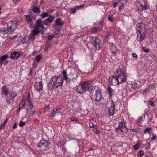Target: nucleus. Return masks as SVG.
<instances>
[{
    "instance_id": "f257e3e1",
    "label": "nucleus",
    "mask_w": 157,
    "mask_h": 157,
    "mask_svg": "<svg viewBox=\"0 0 157 157\" xmlns=\"http://www.w3.org/2000/svg\"><path fill=\"white\" fill-rule=\"evenodd\" d=\"M90 86V82L88 81L82 82L77 87L76 90L78 92L83 94L89 90Z\"/></svg>"
},
{
    "instance_id": "f03ea898",
    "label": "nucleus",
    "mask_w": 157,
    "mask_h": 157,
    "mask_svg": "<svg viewBox=\"0 0 157 157\" xmlns=\"http://www.w3.org/2000/svg\"><path fill=\"white\" fill-rule=\"evenodd\" d=\"M116 72L118 75H117L119 82L120 83L125 82L126 81L127 76L125 73L121 69L119 68Z\"/></svg>"
},
{
    "instance_id": "7ed1b4c3",
    "label": "nucleus",
    "mask_w": 157,
    "mask_h": 157,
    "mask_svg": "<svg viewBox=\"0 0 157 157\" xmlns=\"http://www.w3.org/2000/svg\"><path fill=\"white\" fill-rule=\"evenodd\" d=\"M63 80V78L60 76L54 77L52 79V81L53 82V85L57 88L62 85Z\"/></svg>"
},
{
    "instance_id": "20e7f679",
    "label": "nucleus",
    "mask_w": 157,
    "mask_h": 157,
    "mask_svg": "<svg viewBox=\"0 0 157 157\" xmlns=\"http://www.w3.org/2000/svg\"><path fill=\"white\" fill-rule=\"evenodd\" d=\"M136 29L138 32L137 36L139 37V35L145 34L146 33L145 28L144 24L139 23L136 26Z\"/></svg>"
},
{
    "instance_id": "39448f33",
    "label": "nucleus",
    "mask_w": 157,
    "mask_h": 157,
    "mask_svg": "<svg viewBox=\"0 0 157 157\" xmlns=\"http://www.w3.org/2000/svg\"><path fill=\"white\" fill-rule=\"evenodd\" d=\"M126 122L123 120L120 122L118 126L116 128V132H119V130L121 132L127 133L128 130L125 126Z\"/></svg>"
},
{
    "instance_id": "423d86ee",
    "label": "nucleus",
    "mask_w": 157,
    "mask_h": 157,
    "mask_svg": "<svg viewBox=\"0 0 157 157\" xmlns=\"http://www.w3.org/2000/svg\"><path fill=\"white\" fill-rule=\"evenodd\" d=\"M91 43L94 47V48L96 50H99L100 49V47L99 45L100 40L97 37H93L91 39Z\"/></svg>"
},
{
    "instance_id": "0eeeda50",
    "label": "nucleus",
    "mask_w": 157,
    "mask_h": 157,
    "mask_svg": "<svg viewBox=\"0 0 157 157\" xmlns=\"http://www.w3.org/2000/svg\"><path fill=\"white\" fill-rule=\"evenodd\" d=\"M16 95V94L14 92H10L6 97V101L8 103L11 104V102L13 101L14 98Z\"/></svg>"
},
{
    "instance_id": "6e6552de",
    "label": "nucleus",
    "mask_w": 157,
    "mask_h": 157,
    "mask_svg": "<svg viewBox=\"0 0 157 157\" xmlns=\"http://www.w3.org/2000/svg\"><path fill=\"white\" fill-rule=\"evenodd\" d=\"M40 32L39 30L37 27H35L31 32L30 35L28 37L29 40L33 41L35 39V36Z\"/></svg>"
},
{
    "instance_id": "1a4fd4ad",
    "label": "nucleus",
    "mask_w": 157,
    "mask_h": 157,
    "mask_svg": "<svg viewBox=\"0 0 157 157\" xmlns=\"http://www.w3.org/2000/svg\"><path fill=\"white\" fill-rule=\"evenodd\" d=\"M18 25L17 21H13L9 22L7 25L9 28V30L12 33L14 30L16 29Z\"/></svg>"
},
{
    "instance_id": "9d476101",
    "label": "nucleus",
    "mask_w": 157,
    "mask_h": 157,
    "mask_svg": "<svg viewBox=\"0 0 157 157\" xmlns=\"http://www.w3.org/2000/svg\"><path fill=\"white\" fill-rule=\"evenodd\" d=\"M116 76L113 75L110 77L109 79V83L110 85L116 86L119 84V81Z\"/></svg>"
},
{
    "instance_id": "9b49d317",
    "label": "nucleus",
    "mask_w": 157,
    "mask_h": 157,
    "mask_svg": "<svg viewBox=\"0 0 157 157\" xmlns=\"http://www.w3.org/2000/svg\"><path fill=\"white\" fill-rule=\"evenodd\" d=\"M26 107L25 108L26 110L28 112H30L29 111L32 109L33 106V103L30 100L29 97L27 98L26 102Z\"/></svg>"
},
{
    "instance_id": "f8f14e48",
    "label": "nucleus",
    "mask_w": 157,
    "mask_h": 157,
    "mask_svg": "<svg viewBox=\"0 0 157 157\" xmlns=\"http://www.w3.org/2000/svg\"><path fill=\"white\" fill-rule=\"evenodd\" d=\"M143 2V4L139 3H138V10L140 11L146 10L148 8V6L147 2H145L144 1Z\"/></svg>"
},
{
    "instance_id": "ddd939ff",
    "label": "nucleus",
    "mask_w": 157,
    "mask_h": 157,
    "mask_svg": "<svg viewBox=\"0 0 157 157\" xmlns=\"http://www.w3.org/2000/svg\"><path fill=\"white\" fill-rule=\"evenodd\" d=\"M34 86L35 90L37 91H42L43 87L42 82L40 81L39 83L35 82L34 84Z\"/></svg>"
},
{
    "instance_id": "4468645a",
    "label": "nucleus",
    "mask_w": 157,
    "mask_h": 157,
    "mask_svg": "<svg viewBox=\"0 0 157 157\" xmlns=\"http://www.w3.org/2000/svg\"><path fill=\"white\" fill-rule=\"evenodd\" d=\"M49 145V144L48 141L41 140L40 142L38 143V147H43L46 148L48 147Z\"/></svg>"
},
{
    "instance_id": "2eb2a0df",
    "label": "nucleus",
    "mask_w": 157,
    "mask_h": 157,
    "mask_svg": "<svg viewBox=\"0 0 157 157\" xmlns=\"http://www.w3.org/2000/svg\"><path fill=\"white\" fill-rule=\"evenodd\" d=\"M94 95L92 96L95 99V101L97 102H98L101 100V99L102 96L101 93L100 91H97L95 93H94Z\"/></svg>"
},
{
    "instance_id": "dca6fc26",
    "label": "nucleus",
    "mask_w": 157,
    "mask_h": 157,
    "mask_svg": "<svg viewBox=\"0 0 157 157\" xmlns=\"http://www.w3.org/2000/svg\"><path fill=\"white\" fill-rule=\"evenodd\" d=\"M54 19L53 16L50 15L44 21V24L46 25H48L49 23L52 22Z\"/></svg>"
},
{
    "instance_id": "f3484780",
    "label": "nucleus",
    "mask_w": 157,
    "mask_h": 157,
    "mask_svg": "<svg viewBox=\"0 0 157 157\" xmlns=\"http://www.w3.org/2000/svg\"><path fill=\"white\" fill-rule=\"evenodd\" d=\"M20 56V53L18 52L14 51L11 53L10 55V57L14 59H17Z\"/></svg>"
},
{
    "instance_id": "a211bd4d",
    "label": "nucleus",
    "mask_w": 157,
    "mask_h": 157,
    "mask_svg": "<svg viewBox=\"0 0 157 157\" xmlns=\"http://www.w3.org/2000/svg\"><path fill=\"white\" fill-rule=\"evenodd\" d=\"M115 109V105L114 102L112 101L111 105L108 109L109 114L110 116H111L113 114Z\"/></svg>"
},
{
    "instance_id": "6ab92c4d",
    "label": "nucleus",
    "mask_w": 157,
    "mask_h": 157,
    "mask_svg": "<svg viewBox=\"0 0 157 157\" xmlns=\"http://www.w3.org/2000/svg\"><path fill=\"white\" fill-rule=\"evenodd\" d=\"M110 49L112 53H115L117 51V48L115 45L113 43H110L109 44Z\"/></svg>"
},
{
    "instance_id": "aec40b11",
    "label": "nucleus",
    "mask_w": 157,
    "mask_h": 157,
    "mask_svg": "<svg viewBox=\"0 0 157 157\" xmlns=\"http://www.w3.org/2000/svg\"><path fill=\"white\" fill-rule=\"evenodd\" d=\"M43 23H44V22H42L41 20H38L36 22V27L38 28L39 29V28H41V29L44 28V27L43 26Z\"/></svg>"
},
{
    "instance_id": "412c9836",
    "label": "nucleus",
    "mask_w": 157,
    "mask_h": 157,
    "mask_svg": "<svg viewBox=\"0 0 157 157\" xmlns=\"http://www.w3.org/2000/svg\"><path fill=\"white\" fill-rule=\"evenodd\" d=\"M9 28L7 26V29L6 28H2L1 30V32L3 34H5L8 33V34H11L12 33L11 31L9 30Z\"/></svg>"
},
{
    "instance_id": "4be33fe9",
    "label": "nucleus",
    "mask_w": 157,
    "mask_h": 157,
    "mask_svg": "<svg viewBox=\"0 0 157 157\" xmlns=\"http://www.w3.org/2000/svg\"><path fill=\"white\" fill-rule=\"evenodd\" d=\"M84 5H80L79 6H77L76 8H72L71 9L70 13H75L76 12L77 9H80L82 8H84Z\"/></svg>"
},
{
    "instance_id": "5701e85b",
    "label": "nucleus",
    "mask_w": 157,
    "mask_h": 157,
    "mask_svg": "<svg viewBox=\"0 0 157 157\" xmlns=\"http://www.w3.org/2000/svg\"><path fill=\"white\" fill-rule=\"evenodd\" d=\"M2 91L3 94L7 95L8 94V89L5 86H3L2 87Z\"/></svg>"
},
{
    "instance_id": "b1692460",
    "label": "nucleus",
    "mask_w": 157,
    "mask_h": 157,
    "mask_svg": "<svg viewBox=\"0 0 157 157\" xmlns=\"http://www.w3.org/2000/svg\"><path fill=\"white\" fill-rule=\"evenodd\" d=\"M32 8V10L33 12L36 13H39L40 12V9L39 7L37 6H31Z\"/></svg>"
},
{
    "instance_id": "393cba45",
    "label": "nucleus",
    "mask_w": 157,
    "mask_h": 157,
    "mask_svg": "<svg viewBox=\"0 0 157 157\" xmlns=\"http://www.w3.org/2000/svg\"><path fill=\"white\" fill-rule=\"evenodd\" d=\"M55 23L56 25L58 26H60L63 25V23L61 21V19L60 18L57 19L55 21Z\"/></svg>"
},
{
    "instance_id": "a878e982",
    "label": "nucleus",
    "mask_w": 157,
    "mask_h": 157,
    "mask_svg": "<svg viewBox=\"0 0 157 157\" xmlns=\"http://www.w3.org/2000/svg\"><path fill=\"white\" fill-rule=\"evenodd\" d=\"M100 91V90L99 89L98 87L97 86H95L94 87H92L91 93L92 94L95 93L97 91Z\"/></svg>"
},
{
    "instance_id": "bb28decb",
    "label": "nucleus",
    "mask_w": 157,
    "mask_h": 157,
    "mask_svg": "<svg viewBox=\"0 0 157 157\" xmlns=\"http://www.w3.org/2000/svg\"><path fill=\"white\" fill-rule=\"evenodd\" d=\"M132 87L135 90H137L139 88V85L136 82H134L132 84Z\"/></svg>"
},
{
    "instance_id": "cd10ccee",
    "label": "nucleus",
    "mask_w": 157,
    "mask_h": 157,
    "mask_svg": "<svg viewBox=\"0 0 157 157\" xmlns=\"http://www.w3.org/2000/svg\"><path fill=\"white\" fill-rule=\"evenodd\" d=\"M8 56V55L5 54L0 58V64H2V62L6 59Z\"/></svg>"
},
{
    "instance_id": "c85d7f7f",
    "label": "nucleus",
    "mask_w": 157,
    "mask_h": 157,
    "mask_svg": "<svg viewBox=\"0 0 157 157\" xmlns=\"http://www.w3.org/2000/svg\"><path fill=\"white\" fill-rule=\"evenodd\" d=\"M146 37V36L145 34H141L139 35V37L140 39L138 40V41L141 43L143 41V40Z\"/></svg>"
},
{
    "instance_id": "c756f323",
    "label": "nucleus",
    "mask_w": 157,
    "mask_h": 157,
    "mask_svg": "<svg viewBox=\"0 0 157 157\" xmlns=\"http://www.w3.org/2000/svg\"><path fill=\"white\" fill-rule=\"evenodd\" d=\"M61 109L59 107L53 109V112L55 113H60Z\"/></svg>"
},
{
    "instance_id": "7c9ffc66",
    "label": "nucleus",
    "mask_w": 157,
    "mask_h": 157,
    "mask_svg": "<svg viewBox=\"0 0 157 157\" xmlns=\"http://www.w3.org/2000/svg\"><path fill=\"white\" fill-rule=\"evenodd\" d=\"M48 13L47 12H43L40 15L41 17L42 18H44L48 16Z\"/></svg>"
},
{
    "instance_id": "2f4dec72",
    "label": "nucleus",
    "mask_w": 157,
    "mask_h": 157,
    "mask_svg": "<svg viewBox=\"0 0 157 157\" xmlns=\"http://www.w3.org/2000/svg\"><path fill=\"white\" fill-rule=\"evenodd\" d=\"M63 73L64 79L66 81V82H67V75L66 72V71L63 70Z\"/></svg>"
},
{
    "instance_id": "473e14b6",
    "label": "nucleus",
    "mask_w": 157,
    "mask_h": 157,
    "mask_svg": "<svg viewBox=\"0 0 157 157\" xmlns=\"http://www.w3.org/2000/svg\"><path fill=\"white\" fill-rule=\"evenodd\" d=\"M89 125L90 127L94 129H96L98 128V126L96 125H94L93 123L91 122L89 123Z\"/></svg>"
},
{
    "instance_id": "72a5a7b5",
    "label": "nucleus",
    "mask_w": 157,
    "mask_h": 157,
    "mask_svg": "<svg viewBox=\"0 0 157 157\" xmlns=\"http://www.w3.org/2000/svg\"><path fill=\"white\" fill-rule=\"evenodd\" d=\"M26 21L27 22L30 23L31 22L32 20L29 16L28 15H26Z\"/></svg>"
},
{
    "instance_id": "f704fd0d",
    "label": "nucleus",
    "mask_w": 157,
    "mask_h": 157,
    "mask_svg": "<svg viewBox=\"0 0 157 157\" xmlns=\"http://www.w3.org/2000/svg\"><path fill=\"white\" fill-rule=\"evenodd\" d=\"M42 56L40 54L37 55L35 57V59L36 61L39 62Z\"/></svg>"
},
{
    "instance_id": "c9c22d12",
    "label": "nucleus",
    "mask_w": 157,
    "mask_h": 157,
    "mask_svg": "<svg viewBox=\"0 0 157 157\" xmlns=\"http://www.w3.org/2000/svg\"><path fill=\"white\" fill-rule=\"evenodd\" d=\"M151 130V128L150 127H148L145 128L144 131V133L146 134L147 133H150V131Z\"/></svg>"
},
{
    "instance_id": "e433bc0d",
    "label": "nucleus",
    "mask_w": 157,
    "mask_h": 157,
    "mask_svg": "<svg viewBox=\"0 0 157 157\" xmlns=\"http://www.w3.org/2000/svg\"><path fill=\"white\" fill-rule=\"evenodd\" d=\"M8 120V119H6L4 122L1 125L0 127L2 129L4 128L5 125L7 123Z\"/></svg>"
},
{
    "instance_id": "4c0bfd02",
    "label": "nucleus",
    "mask_w": 157,
    "mask_h": 157,
    "mask_svg": "<svg viewBox=\"0 0 157 157\" xmlns=\"http://www.w3.org/2000/svg\"><path fill=\"white\" fill-rule=\"evenodd\" d=\"M25 101L24 100H22L20 102V107H23L25 105Z\"/></svg>"
},
{
    "instance_id": "58836bf2",
    "label": "nucleus",
    "mask_w": 157,
    "mask_h": 157,
    "mask_svg": "<svg viewBox=\"0 0 157 157\" xmlns=\"http://www.w3.org/2000/svg\"><path fill=\"white\" fill-rule=\"evenodd\" d=\"M140 146V144H137L133 146V148L135 150H137Z\"/></svg>"
},
{
    "instance_id": "ea45409f",
    "label": "nucleus",
    "mask_w": 157,
    "mask_h": 157,
    "mask_svg": "<svg viewBox=\"0 0 157 157\" xmlns=\"http://www.w3.org/2000/svg\"><path fill=\"white\" fill-rule=\"evenodd\" d=\"M107 90H108V93L109 94L110 96H111V90H112V89L110 86H108V87Z\"/></svg>"
},
{
    "instance_id": "a19ab883",
    "label": "nucleus",
    "mask_w": 157,
    "mask_h": 157,
    "mask_svg": "<svg viewBox=\"0 0 157 157\" xmlns=\"http://www.w3.org/2000/svg\"><path fill=\"white\" fill-rule=\"evenodd\" d=\"M25 122H23L22 121H21L19 122V126L20 127H23L25 125Z\"/></svg>"
},
{
    "instance_id": "79ce46f5",
    "label": "nucleus",
    "mask_w": 157,
    "mask_h": 157,
    "mask_svg": "<svg viewBox=\"0 0 157 157\" xmlns=\"http://www.w3.org/2000/svg\"><path fill=\"white\" fill-rule=\"evenodd\" d=\"M69 120L72 121H78V120L76 118L72 117L69 118Z\"/></svg>"
},
{
    "instance_id": "37998d69",
    "label": "nucleus",
    "mask_w": 157,
    "mask_h": 157,
    "mask_svg": "<svg viewBox=\"0 0 157 157\" xmlns=\"http://www.w3.org/2000/svg\"><path fill=\"white\" fill-rule=\"evenodd\" d=\"M108 20L110 21H113V18L112 15H109L108 16Z\"/></svg>"
},
{
    "instance_id": "c03bdc74",
    "label": "nucleus",
    "mask_w": 157,
    "mask_h": 157,
    "mask_svg": "<svg viewBox=\"0 0 157 157\" xmlns=\"http://www.w3.org/2000/svg\"><path fill=\"white\" fill-rule=\"evenodd\" d=\"M150 146V143L149 142H147L145 144L144 147H145L146 148H148Z\"/></svg>"
},
{
    "instance_id": "a18cd8bd",
    "label": "nucleus",
    "mask_w": 157,
    "mask_h": 157,
    "mask_svg": "<svg viewBox=\"0 0 157 157\" xmlns=\"http://www.w3.org/2000/svg\"><path fill=\"white\" fill-rule=\"evenodd\" d=\"M142 48L144 52H148L149 51V50L148 48H147L145 47H143Z\"/></svg>"
},
{
    "instance_id": "49530a36",
    "label": "nucleus",
    "mask_w": 157,
    "mask_h": 157,
    "mask_svg": "<svg viewBox=\"0 0 157 157\" xmlns=\"http://www.w3.org/2000/svg\"><path fill=\"white\" fill-rule=\"evenodd\" d=\"M55 36L54 35H49L48 37V39L49 40H52Z\"/></svg>"
},
{
    "instance_id": "de8ad7c7",
    "label": "nucleus",
    "mask_w": 157,
    "mask_h": 157,
    "mask_svg": "<svg viewBox=\"0 0 157 157\" xmlns=\"http://www.w3.org/2000/svg\"><path fill=\"white\" fill-rule=\"evenodd\" d=\"M138 154H139V155L140 157H141L144 155V152L142 151H140L139 153Z\"/></svg>"
},
{
    "instance_id": "09e8293b",
    "label": "nucleus",
    "mask_w": 157,
    "mask_h": 157,
    "mask_svg": "<svg viewBox=\"0 0 157 157\" xmlns=\"http://www.w3.org/2000/svg\"><path fill=\"white\" fill-rule=\"evenodd\" d=\"M99 29V28L95 27L92 29V31L93 32H95Z\"/></svg>"
},
{
    "instance_id": "8fccbe9b",
    "label": "nucleus",
    "mask_w": 157,
    "mask_h": 157,
    "mask_svg": "<svg viewBox=\"0 0 157 157\" xmlns=\"http://www.w3.org/2000/svg\"><path fill=\"white\" fill-rule=\"evenodd\" d=\"M124 6L123 3L122 2L118 6L119 9L120 10L121 8Z\"/></svg>"
},
{
    "instance_id": "3c124183",
    "label": "nucleus",
    "mask_w": 157,
    "mask_h": 157,
    "mask_svg": "<svg viewBox=\"0 0 157 157\" xmlns=\"http://www.w3.org/2000/svg\"><path fill=\"white\" fill-rule=\"evenodd\" d=\"M32 74V68H30V71L28 74L29 75H31Z\"/></svg>"
},
{
    "instance_id": "603ef678",
    "label": "nucleus",
    "mask_w": 157,
    "mask_h": 157,
    "mask_svg": "<svg viewBox=\"0 0 157 157\" xmlns=\"http://www.w3.org/2000/svg\"><path fill=\"white\" fill-rule=\"evenodd\" d=\"M149 102L151 106H153L154 105V102L153 101L150 100Z\"/></svg>"
},
{
    "instance_id": "864d4df0",
    "label": "nucleus",
    "mask_w": 157,
    "mask_h": 157,
    "mask_svg": "<svg viewBox=\"0 0 157 157\" xmlns=\"http://www.w3.org/2000/svg\"><path fill=\"white\" fill-rule=\"evenodd\" d=\"M132 56L134 58H137V55L135 53H133L132 54Z\"/></svg>"
},
{
    "instance_id": "5fc2aeb1",
    "label": "nucleus",
    "mask_w": 157,
    "mask_h": 157,
    "mask_svg": "<svg viewBox=\"0 0 157 157\" xmlns=\"http://www.w3.org/2000/svg\"><path fill=\"white\" fill-rule=\"evenodd\" d=\"M118 3L117 2H114L113 4V6L114 7H116Z\"/></svg>"
},
{
    "instance_id": "6e6d98bb",
    "label": "nucleus",
    "mask_w": 157,
    "mask_h": 157,
    "mask_svg": "<svg viewBox=\"0 0 157 157\" xmlns=\"http://www.w3.org/2000/svg\"><path fill=\"white\" fill-rule=\"evenodd\" d=\"M55 114V113L54 112L53 113H50L49 114V116L50 117H52L54 116Z\"/></svg>"
},
{
    "instance_id": "4d7b16f0",
    "label": "nucleus",
    "mask_w": 157,
    "mask_h": 157,
    "mask_svg": "<svg viewBox=\"0 0 157 157\" xmlns=\"http://www.w3.org/2000/svg\"><path fill=\"white\" fill-rule=\"evenodd\" d=\"M156 136L155 135H153V136L151 138V139L152 140H155L156 139Z\"/></svg>"
},
{
    "instance_id": "13d9d810",
    "label": "nucleus",
    "mask_w": 157,
    "mask_h": 157,
    "mask_svg": "<svg viewBox=\"0 0 157 157\" xmlns=\"http://www.w3.org/2000/svg\"><path fill=\"white\" fill-rule=\"evenodd\" d=\"M17 127V123H15L13 127V128L15 129Z\"/></svg>"
},
{
    "instance_id": "bf43d9fd",
    "label": "nucleus",
    "mask_w": 157,
    "mask_h": 157,
    "mask_svg": "<svg viewBox=\"0 0 157 157\" xmlns=\"http://www.w3.org/2000/svg\"><path fill=\"white\" fill-rule=\"evenodd\" d=\"M132 130L134 132H138V130L136 129H132Z\"/></svg>"
},
{
    "instance_id": "052dcab7",
    "label": "nucleus",
    "mask_w": 157,
    "mask_h": 157,
    "mask_svg": "<svg viewBox=\"0 0 157 157\" xmlns=\"http://www.w3.org/2000/svg\"><path fill=\"white\" fill-rule=\"evenodd\" d=\"M55 30L56 31V32H58L59 31L60 29L58 28H55Z\"/></svg>"
},
{
    "instance_id": "680f3d73",
    "label": "nucleus",
    "mask_w": 157,
    "mask_h": 157,
    "mask_svg": "<svg viewBox=\"0 0 157 157\" xmlns=\"http://www.w3.org/2000/svg\"><path fill=\"white\" fill-rule=\"evenodd\" d=\"M142 120V117H140V118H139L138 119V120L137 121L139 122L140 123V121H141Z\"/></svg>"
},
{
    "instance_id": "e2e57ef3",
    "label": "nucleus",
    "mask_w": 157,
    "mask_h": 157,
    "mask_svg": "<svg viewBox=\"0 0 157 157\" xmlns=\"http://www.w3.org/2000/svg\"><path fill=\"white\" fill-rule=\"evenodd\" d=\"M17 37V36L16 35L13 37L12 38V39H15Z\"/></svg>"
},
{
    "instance_id": "0e129e2a",
    "label": "nucleus",
    "mask_w": 157,
    "mask_h": 157,
    "mask_svg": "<svg viewBox=\"0 0 157 157\" xmlns=\"http://www.w3.org/2000/svg\"><path fill=\"white\" fill-rule=\"evenodd\" d=\"M23 107H20V105H19V109H18V112H19L20 110V109L21 108H22Z\"/></svg>"
},
{
    "instance_id": "69168bd1",
    "label": "nucleus",
    "mask_w": 157,
    "mask_h": 157,
    "mask_svg": "<svg viewBox=\"0 0 157 157\" xmlns=\"http://www.w3.org/2000/svg\"><path fill=\"white\" fill-rule=\"evenodd\" d=\"M94 120V119L93 118H91L90 119H89V121H90V122H91V121H93Z\"/></svg>"
},
{
    "instance_id": "338daca9",
    "label": "nucleus",
    "mask_w": 157,
    "mask_h": 157,
    "mask_svg": "<svg viewBox=\"0 0 157 157\" xmlns=\"http://www.w3.org/2000/svg\"><path fill=\"white\" fill-rule=\"evenodd\" d=\"M36 113L35 111H34L33 112L32 114H34Z\"/></svg>"
},
{
    "instance_id": "774afa93",
    "label": "nucleus",
    "mask_w": 157,
    "mask_h": 157,
    "mask_svg": "<svg viewBox=\"0 0 157 157\" xmlns=\"http://www.w3.org/2000/svg\"><path fill=\"white\" fill-rule=\"evenodd\" d=\"M18 0H13L15 2L17 1Z\"/></svg>"
}]
</instances>
